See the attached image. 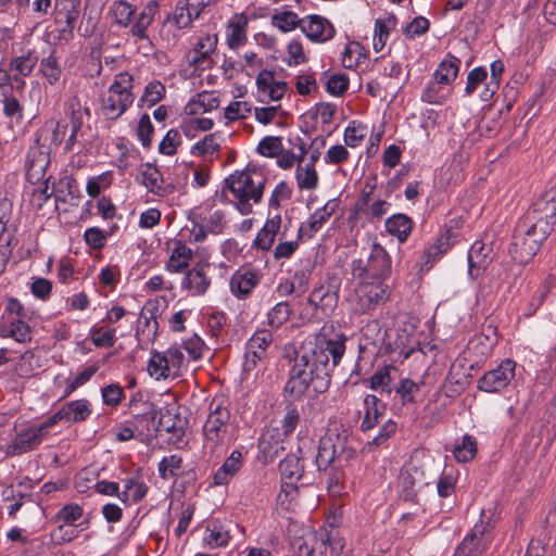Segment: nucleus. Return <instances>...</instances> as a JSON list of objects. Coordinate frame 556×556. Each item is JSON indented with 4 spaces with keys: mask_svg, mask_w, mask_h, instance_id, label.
Here are the masks:
<instances>
[{
    "mask_svg": "<svg viewBox=\"0 0 556 556\" xmlns=\"http://www.w3.org/2000/svg\"><path fill=\"white\" fill-rule=\"evenodd\" d=\"M345 339L326 340L316 338L305 340L295 353L283 395L288 400H300L312 387L317 394L328 391L331 384V371L340 363L345 352Z\"/></svg>",
    "mask_w": 556,
    "mask_h": 556,
    "instance_id": "obj_1",
    "label": "nucleus"
},
{
    "mask_svg": "<svg viewBox=\"0 0 556 556\" xmlns=\"http://www.w3.org/2000/svg\"><path fill=\"white\" fill-rule=\"evenodd\" d=\"M266 179L256 172H240L228 176L224 181L223 192L229 191L233 197V203L242 215H249L253 211V204H257L264 193Z\"/></svg>",
    "mask_w": 556,
    "mask_h": 556,
    "instance_id": "obj_2",
    "label": "nucleus"
},
{
    "mask_svg": "<svg viewBox=\"0 0 556 556\" xmlns=\"http://www.w3.org/2000/svg\"><path fill=\"white\" fill-rule=\"evenodd\" d=\"M350 269L354 279L384 282L391 275V256L382 245L375 242L368 256L353 260Z\"/></svg>",
    "mask_w": 556,
    "mask_h": 556,
    "instance_id": "obj_3",
    "label": "nucleus"
},
{
    "mask_svg": "<svg viewBox=\"0 0 556 556\" xmlns=\"http://www.w3.org/2000/svg\"><path fill=\"white\" fill-rule=\"evenodd\" d=\"M356 457V450L349 444L348 435L330 433L320 438L315 457L319 471H327L333 465H343Z\"/></svg>",
    "mask_w": 556,
    "mask_h": 556,
    "instance_id": "obj_4",
    "label": "nucleus"
},
{
    "mask_svg": "<svg viewBox=\"0 0 556 556\" xmlns=\"http://www.w3.org/2000/svg\"><path fill=\"white\" fill-rule=\"evenodd\" d=\"M132 75L127 72L115 76L113 84L108 89V94L102 99V111L108 118H118L132 104Z\"/></svg>",
    "mask_w": 556,
    "mask_h": 556,
    "instance_id": "obj_5",
    "label": "nucleus"
},
{
    "mask_svg": "<svg viewBox=\"0 0 556 556\" xmlns=\"http://www.w3.org/2000/svg\"><path fill=\"white\" fill-rule=\"evenodd\" d=\"M543 240L536 237L535 227L522 217L515 227L508 252L519 264H527L540 251Z\"/></svg>",
    "mask_w": 556,
    "mask_h": 556,
    "instance_id": "obj_6",
    "label": "nucleus"
},
{
    "mask_svg": "<svg viewBox=\"0 0 556 556\" xmlns=\"http://www.w3.org/2000/svg\"><path fill=\"white\" fill-rule=\"evenodd\" d=\"M230 419L227 400L224 396H215L208 406V416L203 427V433L207 443L216 446L226 434Z\"/></svg>",
    "mask_w": 556,
    "mask_h": 556,
    "instance_id": "obj_7",
    "label": "nucleus"
},
{
    "mask_svg": "<svg viewBox=\"0 0 556 556\" xmlns=\"http://www.w3.org/2000/svg\"><path fill=\"white\" fill-rule=\"evenodd\" d=\"M389 287L382 281L359 280L355 289V307L359 313L375 311L389 299Z\"/></svg>",
    "mask_w": 556,
    "mask_h": 556,
    "instance_id": "obj_8",
    "label": "nucleus"
},
{
    "mask_svg": "<svg viewBox=\"0 0 556 556\" xmlns=\"http://www.w3.org/2000/svg\"><path fill=\"white\" fill-rule=\"evenodd\" d=\"M492 539L489 522L481 518L463 539L453 556H480L486 551Z\"/></svg>",
    "mask_w": 556,
    "mask_h": 556,
    "instance_id": "obj_9",
    "label": "nucleus"
},
{
    "mask_svg": "<svg viewBox=\"0 0 556 556\" xmlns=\"http://www.w3.org/2000/svg\"><path fill=\"white\" fill-rule=\"evenodd\" d=\"M517 363L511 358L503 359L496 368L486 371L477 381L480 391L497 393L505 389L516 375Z\"/></svg>",
    "mask_w": 556,
    "mask_h": 556,
    "instance_id": "obj_10",
    "label": "nucleus"
},
{
    "mask_svg": "<svg viewBox=\"0 0 556 556\" xmlns=\"http://www.w3.org/2000/svg\"><path fill=\"white\" fill-rule=\"evenodd\" d=\"M522 218L533 224V226L538 222H548V224L556 226V188L546 191L538 199Z\"/></svg>",
    "mask_w": 556,
    "mask_h": 556,
    "instance_id": "obj_11",
    "label": "nucleus"
},
{
    "mask_svg": "<svg viewBox=\"0 0 556 556\" xmlns=\"http://www.w3.org/2000/svg\"><path fill=\"white\" fill-rule=\"evenodd\" d=\"M50 164V150L40 143V138H36L26 154L25 168L29 180H39L43 177L48 165Z\"/></svg>",
    "mask_w": 556,
    "mask_h": 556,
    "instance_id": "obj_12",
    "label": "nucleus"
},
{
    "mask_svg": "<svg viewBox=\"0 0 556 556\" xmlns=\"http://www.w3.org/2000/svg\"><path fill=\"white\" fill-rule=\"evenodd\" d=\"M302 448H298L296 454H289L279 463V471L282 482V491L289 493L288 489L296 491V483L304 473V466L301 463Z\"/></svg>",
    "mask_w": 556,
    "mask_h": 556,
    "instance_id": "obj_13",
    "label": "nucleus"
},
{
    "mask_svg": "<svg viewBox=\"0 0 556 556\" xmlns=\"http://www.w3.org/2000/svg\"><path fill=\"white\" fill-rule=\"evenodd\" d=\"M301 30L308 39L316 42H326L336 35L333 25L320 15H309L302 18Z\"/></svg>",
    "mask_w": 556,
    "mask_h": 556,
    "instance_id": "obj_14",
    "label": "nucleus"
},
{
    "mask_svg": "<svg viewBox=\"0 0 556 556\" xmlns=\"http://www.w3.org/2000/svg\"><path fill=\"white\" fill-rule=\"evenodd\" d=\"M257 91L262 101H279L288 90L286 81H278L273 71L263 70L256 77Z\"/></svg>",
    "mask_w": 556,
    "mask_h": 556,
    "instance_id": "obj_15",
    "label": "nucleus"
},
{
    "mask_svg": "<svg viewBox=\"0 0 556 556\" xmlns=\"http://www.w3.org/2000/svg\"><path fill=\"white\" fill-rule=\"evenodd\" d=\"M140 182L153 194L166 197L170 194L175 187L173 184H165L160 169L150 163L140 166Z\"/></svg>",
    "mask_w": 556,
    "mask_h": 556,
    "instance_id": "obj_16",
    "label": "nucleus"
},
{
    "mask_svg": "<svg viewBox=\"0 0 556 556\" xmlns=\"http://www.w3.org/2000/svg\"><path fill=\"white\" fill-rule=\"evenodd\" d=\"M261 275L250 268H239L230 277V291L240 300L247 299L251 291L258 285Z\"/></svg>",
    "mask_w": 556,
    "mask_h": 556,
    "instance_id": "obj_17",
    "label": "nucleus"
},
{
    "mask_svg": "<svg viewBox=\"0 0 556 556\" xmlns=\"http://www.w3.org/2000/svg\"><path fill=\"white\" fill-rule=\"evenodd\" d=\"M494 257L493 248L482 241H476L468 252L469 275L478 278Z\"/></svg>",
    "mask_w": 556,
    "mask_h": 556,
    "instance_id": "obj_18",
    "label": "nucleus"
},
{
    "mask_svg": "<svg viewBox=\"0 0 556 556\" xmlns=\"http://www.w3.org/2000/svg\"><path fill=\"white\" fill-rule=\"evenodd\" d=\"M338 204L336 201H328L323 207L316 210L306 223H303L298 231V238H312L336 212Z\"/></svg>",
    "mask_w": 556,
    "mask_h": 556,
    "instance_id": "obj_19",
    "label": "nucleus"
},
{
    "mask_svg": "<svg viewBox=\"0 0 556 556\" xmlns=\"http://www.w3.org/2000/svg\"><path fill=\"white\" fill-rule=\"evenodd\" d=\"M45 437L36 427L28 428L24 431L18 432L12 443L8 447V453L11 455H22L30 452L39 446Z\"/></svg>",
    "mask_w": 556,
    "mask_h": 556,
    "instance_id": "obj_20",
    "label": "nucleus"
},
{
    "mask_svg": "<svg viewBox=\"0 0 556 556\" xmlns=\"http://www.w3.org/2000/svg\"><path fill=\"white\" fill-rule=\"evenodd\" d=\"M248 18L244 14L233 15L226 25V42L229 49L237 50L244 46L248 36Z\"/></svg>",
    "mask_w": 556,
    "mask_h": 556,
    "instance_id": "obj_21",
    "label": "nucleus"
},
{
    "mask_svg": "<svg viewBox=\"0 0 556 556\" xmlns=\"http://www.w3.org/2000/svg\"><path fill=\"white\" fill-rule=\"evenodd\" d=\"M211 285V279L206 275L202 265H197L188 269L181 280V288L187 290L190 295H203Z\"/></svg>",
    "mask_w": 556,
    "mask_h": 556,
    "instance_id": "obj_22",
    "label": "nucleus"
},
{
    "mask_svg": "<svg viewBox=\"0 0 556 556\" xmlns=\"http://www.w3.org/2000/svg\"><path fill=\"white\" fill-rule=\"evenodd\" d=\"M81 0H55L54 22L56 24H67V31L75 28V24L80 14Z\"/></svg>",
    "mask_w": 556,
    "mask_h": 556,
    "instance_id": "obj_23",
    "label": "nucleus"
},
{
    "mask_svg": "<svg viewBox=\"0 0 556 556\" xmlns=\"http://www.w3.org/2000/svg\"><path fill=\"white\" fill-rule=\"evenodd\" d=\"M365 414L361 422V430L367 432L374 429L384 415V404L374 394H367L364 399Z\"/></svg>",
    "mask_w": 556,
    "mask_h": 556,
    "instance_id": "obj_24",
    "label": "nucleus"
},
{
    "mask_svg": "<svg viewBox=\"0 0 556 556\" xmlns=\"http://www.w3.org/2000/svg\"><path fill=\"white\" fill-rule=\"evenodd\" d=\"M420 384L409 378H403L392 389L394 401L402 407H414L417 404V395L420 393Z\"/></svg>",
    "mask_w": 556,
    "mask_h": 556,
    "instance_id": "obj_25",
    "label": "nucleus"
},
{
    "mask_svg": "<svg viewBox=\"0 0 556 556\" xmlns=\"http://www.w3.org/2000/svg\"><path fill=\"white\" fill-rule=\"evenodd\" d=\"M0 337L11 338L18 343L31 341V329L25 318L11 319L9 324L0 323Z\"/></svg>",
    "mask_w": 556,
    "mask_h": 556,
    "instance_id": "obj_26",
    "label": "nucleus"
},
{
    "mask_svg": "<svg viewBox=\"0 0 556 556\" xmlns=\"http://www.w3.org/2000/svg\"><path fill=\"white\" fill-rule=\"evenodd\" d=\"M280 227L281 216L279 214L267 219L263 228L257 232L253 241V247L262 251H269Z\"/></svg>",
    "mask_w": 556,
    "mask_h": 556,
    "instance_id": "obj_27",
    "label": "nucleus"
},
{
    "mask_svg": "<svg viewBox=\"0 0 556 556\" xmlns=\"http://www.w3.org/2000/svg\"><path fill=\"white\" fill-rule=\"evenodd\" d=\"M192 258L193 251L186 243L178 240L175 242L165 268L169 273H180L189 266Z\"/></svg>",
    "mask_w": 556,
    "mask_h": 556,
    "instance_id": "obj_28",
    "label": "nucleus"
},
{
    "mask_svg": "<svg viewBox=\"0 0 556 556\" xmlns=\"http://www.w3.org/2000/svg\"><path fill=\"white\" fill-rule=\"evenodd\" d=\"M157 7V2L152 0L141 10L139 15L136 17L130 28V34L138 40L148 39L147 29L154 21Z\"/></svg>",
    "mask_w": 556,
    "mask_h": 556,
    "instance_id": "obj_29",
    "label": "nucleus"
},
{
    "mask_svg": "<svg viewBox=\"0 0 556 556\" xmlns=\"http://www.w3.org/2000/svg\"><path fill=\"white\" fill-rule=\"evenodd\" d=\"M242 466V454L233 451L224 464L214 473V483L216 485L227 484Z\"/></svg>",
    "mask_w": 556,
    "mask_h": 556,
    "instance_id": "obj_30",
    "label": "nucleus"
},
{
    "mask_svg": "<svg viewBox=\"0 0 556 556\" xmlns=\"http://www.w3.org/2000/svg\"><path fill=\"white\" fill-rule=\"evenodd\" d=\"M219 105L218 97L213 91H203L191 99L185 111L188 115H198L217 109Z\"/></svg>",
    "mask_w": 556,
    "mask_h": 556,
    "instance_id": "obj_31",
    "label": "nucleus"
},
{
    "mask_svg": "<svg viewBox=\"0 0 556 556\" xmlns=\"http://www.w3.org/2000/svg\"><path fill=\"white\" fill-rule=\"evenodd\" d=\"M386 229L391 236L396 237L403 243L413 230V220L407 215L397 213L387 218Z\"/></svg>",
    "mask_w": 556,
    "mask_h": 556,
    "instance_id": "obj_32",
    "label": "nucleus"
},
{
    "mask_svg": "<svg viewBox=\"0 0 556 556\" xmlns=\"http://www.w3.org/2000/svg\"><path fill=\"white\" fill-rule=\"evenodd\" d=\"M65 421L81 422L89 418L91 415V404L86 399L75 400L65 403L62 407Z\"/></svg>",
    "mask_w": 556,
    "mask_h": 556,
    "instance_id": "obj_33",
    "label": "nucleus"
},
{
    "mask_svg": "<svg viewBox=\"0 0 556 556\" xmlns=\"http://www.w3.org/2000/svg\"><path fill=\"white\" fill-rule=\"evenodd\" d=\"M339 300V295L319 286L315 288L308 296V303L315 309H320L323 313L328 314L334 309Z\"/></svg>",
    "mask_w": 556,
    "mask_h": 556,
    "instance_id": "obj_34",
    "label": "nucleus"
},
{
    "mask_svg": "<svg viewBox=\"0 0 556 556\" xmlns=\"http://www.w3.org/2000/svg\"><path fill=\"white\" fill-rule=\"evenodd\" d=\"M397 18L390 15L387 18H378L375 23L374 49L380 52L389 38L390 30L396 26Z\"/></svg>",
    "mask_w": 556,
    "mask_h": 556,
    "instance_id": "obj_35",
    "label": "nucleus"
},
{
    "mask_svg": "<svg viewBox=\"0 0 556 556\" xmlns=\"http://www.w3.org/2000/svg\"><path fill=\"white\" fill-rule=\"evenodd\" d=\"M110 13L116 25L127 27L134 18L136 8L125 0H118L113 2Z\"/></svg>",
    "mask_w": 556,
    "mask_h": 556,
    "instance_id": "obj_36",
    "label": "nucleus"
},
{
    "mask_svg": "<svg viewBox=\"0 0 556 556\" xmlns=\"http://www.w3.org/2000/svg\"><path fill=\"white\" fill-rule=\"evenodd\" d=\"M395 368L392 365H384L377 369V371L368 379L369 388L381 393L391 394V371Z\"/></svg>",
    "mask_w": 556,
    "mask_h": 556,
    "instance_id": "obj_37",
    "label": "nucleus"
},
{
    "mask_svg": "<svg viewBox=\"0 0 556 556\" xmlns=\"http://www.w3.org/2000/svg\"><path fill=\"white\" fill-rule=\"evenodd\" d=\"M155 417V412L153 409H148L141 414L135 415L129 424L136 431H138L139 434L150 435L153 431H159Z\"/></svg>",
    "mask_w": 556,
    "mask_h": 556,
    "instance_id": "obj_38",
    "label": "nucleus"
},
{
    "mask_svg": "<svg viewBox=\"0 0 556 556\" xmlns=\"http://www.w3.org/2000/svg\"><path fill=\"white\" fill-rule=\"evenodd\" d=\"M67 110L70 111L71 131L79 134L85 118L90 116V109L81 108L79 100L75 97L67 102Z\"/></svg>",
    "mask_w": 556,
    "mask_h": 556,
    "instance_id": "obj_39",
    "label": "nucleus"
},
{
    "mask_svg": "<svg viewBox=\"0 0 556 556\" xmlns=\"http://www.w3.org/2000/svg\"><path fill=\"white\" fill-rule=\"evenodd\" d=\"M459 71V60L452 58L442 61L434 72V78L438 84H451L457 77Z\"/></svg>",
    "mask_w": 556,
    "mask_h": 556,
    "instance_id": "obj_40",
    "label": "nucleus"
},
{
    "mask_svg": "<svg viewBox=\"0 0 556 556\" xmlns=\"http://www.w3.org/2000/svg\"><path fill=\"white\" fill-rule=\"evenodd\" d=\"M343 465H333L327 469V490L331 496H340L344 490L345 473Z\"/></svg>",
    "mask_w": 556,
    "mask_h": 556,
    "instance_id": "obj_41",
    "label": "nucleus"
},
{
    "mask_svg": "<svg viewBox=\"0 0 556 556\" xmlns=\"http://www.w3.org/2000/svg\"><path fill=\"white\" fill-rule=\"evenodd\" d=\"M230 539L228 530L223 525L213 522L206 527L204 542L211 547H222L228 544Z\"/></svg>",
    "mask_w": 556,
    "mask_h": 556,
    "instance_id": "obj_42",
    "label": "nucleus"
},
{
    "mask_svg": "<svg viewBox=\"0 0 556 556\" xmlns=\"http://www.w3.org/2000/svg\"><path fill=\"white\" fill-rule=\"evenodd\" d=\"M271 25L277 27L282 33H288L296 27L301 28L302 18H299L298 14L292 11H281L275 13L270 18Z\"/></svg>",
    "mask_w": 556,
    "mask_h": 556,
    "instance_id": "obj_43",
    "label": "nucleus"
},
{
    "mask_svg": "<svg viewBox=\"0 0 556 556\" xmlns=\"http://www.w3.org/2000/svg\"><path fill=\"white\" fill-rule=\"evenodd\" d=\"M295 179L301 190H315L319 181L316 168L303 166L302 164H298Z\"/></svg>",
    "mask_w": 556,
    "mask_h": 556,
    "instance_id": "obj_44",
    "label": "nucleus"
},
{
    "mask_svg": "<svg viewBox=\"0 0 556 556\" xmlns=\"http://www.w3.org/2000/svg\"><path fill=\"white\" fill-rule=\"evenodd\" d=\"M299 143L295 144L298 152L292 151H285L276 156L277 157V164L282 169H290L294 166L295 163L301 164L306 155V148L305 143L298 138Z\"/></svg>",
    "mask_w": 556,
    "mask_h": 556,
    "instance_id": "obj_45",
    "label": "nucleus"
},
{
    "mask_svg": "<svg viewBox=\"0 0 556 556\" xmlns=\"http://www.w3.org/2000/svg\"><path fill=\"white\" fill-rule=\"evenodd\" d=\"M452 245V241H446V239L439 236L435 241L425 250L424 266H428V268H430L437 260L441 258L442 255L451 249Z\"/></svg>",
    "mask_w": 556,
    "mask_h": 556,
    "instance_id": "obj_46",
    "label": "nucleus"
},
{
    "mask_svg": "<svg viewBox=\"0 0 556 556\" xmlns=\"http://www.w3.org/2000/svg\"><path fill=\"white\" fill-rule=\"evenodd\" d=\"M477 454V441L473 437L466 434L460 445H456L453 450L455 459L459 463L472 460Z\"/></svg>",
    "mask_w": 556,
    "mask_h": 556,
    "instance_id": "obj_47",
    "label": "nucleus"
},
{
    "mask_svg": "<svg viewBox=\"0 0 556 556\" xmlns=\"http://www.w3.org/2000/svg\"><path fill=\"white\" fill-rule=\"evenodd\" d=\"M115 332L114 328H104L94 325L90 329L91 342L97 348H112L116 341Z\"/></svg>",
    "mask_w": 556,
    "mask_h": 556,
    "instance_id": "obj_48",
    "label": "nucleus"
},
{
    "mask_svg": "<svg viewBox=\"0 0 556 556\" xmlns=\"http://www.w3.org/2000/svg\"><path fill=\"white\" fill-rule=\"evenodd\" d=\"M290 305L287 302L277 303L267 314V324L271 329H278L287 323L291 315Z\"/></svg>",
    "mask_w": 556,
    "mask_h": 556,
    "instance_id": "obj_49",
    "label": "nucleus"
},
{
    "mask_svg": "<svg viewBox=\"0 0 556 556\" xmlns=\"http://www.w3.org/2000/svg\"><path fill=\"white\" fill-rule=\"evenodd\" d=\"M399 486L401 490V496L405 501L414 502L417 497L416 480L412 469H403L399 477Z\"/></svg>",
    "mask_w": 556,
    "mask_h": 556,
    "instance_id": "obj_50",
    "label": "nucleus"
},
{
    "mask_svg": "<svg viewBox=\"0 0 556 556\" xmlns=\"http://www.w3.org/2000/svg\"><path fill=\"white\" fill-rule=\"evenodd\" d=\"M198 17H193V12L189 10V7L185 3V1H179L170 17L168 20H172L177 28L185 29L191 27L194 20Z\"/></svg>",
    "mask_w": 556,
    "mask_h": 556,
    "instance_id": "obj_51",
    "label": "nucleus"
},
{
    "mask_svg": "<svg viewBox=\"0 0 556 556\" xmlns=\"http://www.w3.org/2000/svg\"><path fill=\"white\" fill-rule=\"evenodd\" d=\"M148 371L150 376L155 377L156 380L165 379L169 376L170 368L167 364L166 357L161 352H153L148 363Z\"/></svg>",
    "mask_w": 556,
    "mask_h": 556,
    "instance_id": "obj_52",
    "label": "nucleus"
},
{
    "mask_svg": "<svg viewBox=\"0 0 556 556\" xmlns=\"http://www.w3.org/2000/svg\"><path fill=\"white\" fill-rule=\"evenodd\" d=\"M40 72L50 85H54L59 81L62 70L53 53L41 60Z\"/></svg>",
    "mask_w": 556,
    "mask_h": 556,
    "instance_id": "obj_53",
    "label": "nucleus"
},
{
    "mask_svg": "<svg viewBox=\"0 0 556 556\" xmlns=\"http://www.w3.org/2000/svg\"><path fill=\"white\" fill-rule=\"evenodd\" d=\"M367 135V127L359 122L352 121L344 130V142L351 148L361 144Z\"/></svg>",
    "mask_w": 556,
    "mask_h": 556,
    "instance_id": "obj_54",
    "label": "nucleus"
},
{
    "mask_svg": "<svg viewBox=\"0 0 556 556\" xmlns=\"http://www.w3.org/2000/svg\"><path fill=\"white\" fill-rule=\"evenodd\" d=\"M504 72V64L502 61L496 60L491 63V80L481 93V100L489 101L495 91L498 89L501 75Z\"/></svg>",
    "mask_w": 556,
    "mask_h": 556,
    "instance_id": "obj_55",
    "label": "nucleus"
},
{
    "mask_svg": "<svg viewBox=\"0 0 556 556\" xmlns=\"http://www.w3.org/2000/svg\"><path fill=\"white\" fill-rule=\"evenodd\" d=\"M256 150L263 156L276 157L283 150L282 138L277 136H267L260 141Z\"/></svg>",
    "mask_w": 556,
    "mask_h": 556,
    "instance_id": "obj_56",
    "label": "nucleus"
},
{
    "mask_svg": "<svg viewBox=\"0 0 556 556\" xmlns=\"http://www.w3.org/2000/svg\"><path fill=\"white\" fill-rule=\"evenodd\" d=\"M182 459L180 456L173 454L165 456L159 463V473L162 479H170L177 475V470L181 468Z\"/></svg>",
    "mask_w": 556,
    "mask_h": 556,
    "instance_id": "obj_57",
    "label": "nucleus"
},
{
    "mask_svg": "<svg viewBox=\"0 0 556 556\" xmlns=\"http://www.w3.org/2000/svg\"><path fill=\"white\" fill-rule=\"evenodd\" d=\"M266 358L265 350L252 348L248 341L245 344L243 371L250 372L256 369L260 363Z\"/></svg>",
    "mask_w": 556,
    "mask_h": 556,
    "instance_id": "obj_58",
    "label": "nucleus"
},
{
    "mask_svg": "<svg viewBox=\"0 0 556 556\" xmlns=\"http://www.w3.org/2000/svg\"><path fill=\"white\" fill-rule=\"evenodd\" d=\"M165 92V86L159 80H153L146 86L141 100L152 106L164 98Z\"/></svg>",
    "mask_w": 556,
    "mask_h": 556,
    "instance_id": "obj_59",
    "label": "nucleus"
},
{
    "mask_svg": "<svg viewBox=\"0 0 556 556\" xmlns=\"http://www.w3.org/2000/svg\"><path fill=\"white\" fill-rule=\"evenodd\" d=\"M216 43V36H205L204 38H201L199 42L195 45L194 49V52L199 55L194 56L192 62L194 64L203 63V61H205L210 56V54L215 50Z\"/></svg>",
    "mask_w": 556,
    "mask_h": 556,
    "instance_id": "obj_60",
    "label": "nucleus"
},
{
    "mask_svg": "<svg viewBox=\"0 0 556 556\" xmlns=\"http://www.w3.org/2000/svg\"><path fill=\"white\" fill-rule=\"evenodd\" d=\"M252 112L251 103L247 101H233L225 109V118L228 121H237L248 117Z\"/></svg>",
    "mask_w": 556,
    "mask_h": 556,
    "instance_id": "obj_61",
    "label": "nucleus"
},
{
    "mask_svg": "<svg viewBox=\"0 0 556 556\" xmlns=\"http://www.w3.org/2000/svg\"><path fill=\"white\" fill-rule=\"evenodd\" d=\"M37 63V58L31 53L15 58L11 61L10 68L22 77L28 76Z\"/></svg>",
    "mask_w": 556,
    "mask_h": 556,
    "instance_id": "obj_62",
    "label": "nucleus"
},
{
    "mask_svg": "<svg viewBox=\"0 0 556 556\" xmlns=\"http://www.w3.org/2000/svg\"><path fill=\"white\" fill-rule=\"evenodd\" d=\"M224 218L225 214L222 211H215L208 216H202L201 214H198V219L202 222L205 230L214 235L220 233L223 231Z\"/></svg>",
    "mask_w": 556,
    "mask_h": 556,
    "instance_id": "obj_63",
    "label": "nucleus"
},
{
    "mask_svg": "<svg viewBox=\"0 0 556 556\" xmlns=\"http://www.w3.org/2000/svg\"><path fill=\"white\" fill-rule=\"evenodd\" d=\"M457 478L453 471L444 470L440 476L437 490L440 497L447 498L454 494L456 489Z\"/></svg>",
    "mask_w": 556,
    "mask_h": 556,
    "instance_id": "obj_64",
    "label": "nucleus"
}]
</instances>
